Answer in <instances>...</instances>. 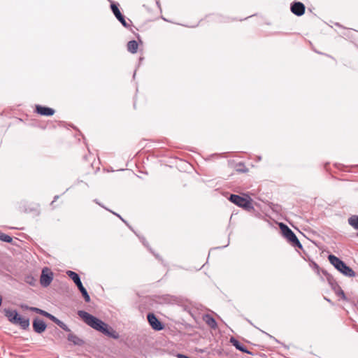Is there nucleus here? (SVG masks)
I'll use <instances>...</instances> for the list:
<instances>
[{"mask_svg": "<svg viewBox=\"0 0 358 358\" xmlns=\"http://www.w3.org/2000/svg\"><path fill=\"white\" fill-rule=\"evenodd\" d=\"M78 315L81 317L84 322L92 329L99 331L110 338L117 339L119 338V334L115 331L112 327L104 323L101 320L92 315L84 310H78Z\"/></svg>", "mask_w": 358, "mask_h": 358, "instance_id": "obj_1", "label": "nucleus"}, {"mask_svg": "<svg viewBox=\"0 0 358 358\" xmlns=\"http://www.w3.org/2000/svg\"><path fill=\"white\" fill-rule=\"evenodd\" d=\"M329 262L342 274L348 277L355 276V272L348 266L344 262L334 255H329L328 257Z\"/></svg>", "mask_w": 358, "mask_h": 358, "instance_id": "obj_2", "label": "nucleus"}, {"mask_svg": "<svg viewBox=\"0 0 358 358\" xmlns=\"http://www.w3.org/2000/svg\"><path fill=\"white\" fill-rule=\"evenodd\" d=\"M280 229L283 236L294 245L302 248V245L294 233L285 224L280 223Z\"/></svg>", "mask_w": 358, "mask_h": 358, "instance_id": "obj_3", "label": "nucleus"}, {"mask_svg": "<svg viewBox=\"0 0 358 358\" xmlns=\"http://www.w3.org/2000/svg\"><path fill=\"white\" fill-rule=\"evenodd\" d=\"M67 275L72 279L74 283L77 285L78 289L81 292L84 299L86 302L90 301V296L87 293L86 289L83 287V283L80 280V276L78 273L72 271H68L66 272Z\"/></svg>", "mask_w": 358, "mask_h": 358, "instance_id": "obj_4", "label": "nucleus"}, {"mask_svg": "<svg viewBox=\"0 0 358 358\" xmlns=\"http://www.w3.org/2000/svg\"><path fill=\"white\" fill-rule=\"evenodd\" d=\"M229 199L233 203L244 209L250 210L253 208L250 200L239 195L231 194Z\"/></svg>", "mask_w": 358, "mask_h": 358, "instance_id": "obj_5", "label": "nucleus"}, {"mask_svg": "<svg viewBox=\"0 0 358 358\" xmlns=\"http://www.w3.org/2000/svg\"><path fill=\"white\" fill-rule=\"evenodd\" d=\"M52 279L53 273L51 271V270L48 267L43 268L40 278L41 285L43 287H46L50 285Z\"/></svg>", "mask_w": 358, "mask_h": 358, "instance_id": "obj_6", "label": "nucleus"}, {"mask_svg": "<svg viewBox=\"0 0 358 358\" xmlns=\"http://www.w3.org/2000/svg\"><path fill=\"white\" fill-rule=\"evenodd\" d=\"M148 321L152 328L156 331H160L164 329V325L157 318L154 313H148L147 315Z\"/></svg>", "mask_w": 358, "mask_h": 358, "instance_id": "obj_7", "label": "nucleus"}, {"mask_svg": "<svg viewBox=\"0 0 358 358\" xmlns=\"http://www.w3.org/2000/svg\"><path fill=\"white\" fill-rule=\"evenodd\" d=\"M110 8H111V10H112L113 14L115 15L116 18L121 22V24L124 27H127V28L129 27V24L126 21L124 16L120 11L117 6L115 3H113L110 5Z\"/></svg>", "mask_w": 358, "mask_h": 358, "instance_id": "obj_8", "label": "nucleus"}, {"mask_svg": "<svg viewBox=\"0 0 358 358\" xmlns=\"http://www.w3.org/2000/svg\"><path fill=\"white\" fill-rule=\"evenodd\" d=\"M47 325L45 322L38 317H36L33 320V329L37 334H41L46 329Z\"/></svg>", "mask_w": 358, "mask_h": 358, "instance_id": "obj_9", "label": "nucleus"}, {"mask_svg": "<svg viewBox=\"0 0 358 358\" xmlns=\"http://www.w3.org/2000/svg\"><path fill=\"white\" fill-rule=\"evenodd\" d=\"M291 11L297 16H301L305 12V6L301 2H294L291 5Z\"/></svg>", "mask_w": 358, "mask_h": 358, "instance_id": "obj_10", "label": "nucleus"}, {"mask_svg": "<svg viewBox=\"0 0 358 358\" xmlns=\"http://www.w3.org/2000/svg\"><path fill=\"white\" fill-rule=\"evenodd\" d=\"M36 111L37 112V113L43 116H52L55 113L54 109L45 106H42L40 105H37L36 106Z\"/></svg>", "mask_w": 358, "mask_h": 358, "instance_id": "obj_11", "label": "nucleus"}, {"mask_svg": "<svg viewBox=\"0 0 358 358\" xmlns=\"http://www.w3.org/2000/svg\"><path fill=\"white\" fill-rule=\"evenodd\" d=\"M231 343L238 350L245 352L249 355H252V352L247 350L246 347L240 343L238 340L234 338V337H231L230 338Z\"/></svg>", "mask_w": 358, "mask_h": 358, "instance_id": "obj_12", "label": "nucleus"}, {"mask_svg": "<svg viewBox=\"0 0 358 358\" xmlns=\"http://www.w3.org/2000/svg\"><path fill=\"white\" fill-rule=\"evenodd\" d=\"M203 320L211 329H215L217 327L215 320L210 315H204Z\"/></svg>", "mask_w": 358, "mask_h": 358, "instance_id": "obj_13", "label": "nucleus"}, {"mask_svg": "<svg viewBox=\"0 0 358 358\" xmlns=\"http://www.w3.org/2000/svg\"><path fill=\"white\" fill-rule=\"evenodd\" d=\"M29 319L24 317H19L17 319V321L15 324H18L23 329H27L29 327Z\"/></svg>", "mask_w": 358, "mask_h": 358, "instance_id": "obj_14", "label": "nucleus"}, {"mask_svg": "<svg viewBox=\"0 0 358 358\" xmlns=\"http://www.w3.org/2000/svg\"><path fill=\"white\" fill-rule=\"evenodd\" d=\"M5 315L8 317V320L13 324H15L19 315L16 310H6Z\"/></svg>", "mask_w": 358, "mask_h": 358, "instance_id": "obj_15", "label": "nucleus"}, {"mask_svg": "<svg viewBox=\"0 0 358 358\" xmlns=\"http://www.w3.org/2000/svg\"><path fill=\"white\" fill-rule=\"evenodd\" d=\"M68 340L73 343L75 345H83L84 344V341L83 340H82L81 338H80L78 336H77L76 335L72 334V333H70L69 335H68V337H67Z\"/></svg>", "mask_w": 358, "mask_h": 358, "instance_id": "obj_16", "label": "nucleus"}, {"mask_svg": "<svg viewBox=\"0 0 358 358\" xmlns=\"http://www.w3.org/2000/svg\"><path fill=\"white\" fill-rule=\"evenodd\" d=\"M138 48V44L135 40L130 41L127 43V50L132 54H134L137 52Z\"/></svg>", "mask_w": 358, "mask_h": 358, "instance_id": "obj_17", "label": "nucleus"}, {"mask_svg": "<svg viewBox=\"0 0 358 358\" xmlns=\"http://www.w3.org/2000/svg\"><path fill=\"white\" fill-rule=\"evenodd\" d=\"M348 224L355 230L358 231V215L350 216L348 220Z\"/></svg>", "mask_w": 358, "mask_h": 358, "instance_id": "obj_18", "label": "nucleus"}, {"mask_svg": "<svg viewBox=\"0 0 358 358\" xmlns=\"http://www.w3.org/2000/svg\"><path fill=\"white\" fill-rule=\"evenodd\" d=\"M334 289L338 296H340L343 299L346 300L345 294L340 286L336 285L335 287H334Z\"/></svg>", "mask_w": 358, "mask_h": 358, "instance_id": "obj_19", "label": "nucleus"}, {"mask_svg": "<svg viewBox=\"0 0 358 358\" xmlns=\"http://www.w3.org/2000/svg\"><path fill=\"white\" fill-rule=\"evenodd\" d=\"M0 240L1 241L6 242V243H11L12 242V238L2 232H0Z\"/></svg>", "mask_w": 358, "mask_h": 358, "instance_id": "obj_20", "label": "nucleus"}, {"mask_svg": "<svg viewBox=\"0 0 358 358\" xmlns=\"http://www.w3.org/2000/svg\"><path fill=\"white\" fill-rule=\"evenodd\" d=\"M56 324H57L60 328H62L65 331H67V332H70L71 331V330L68 327V326L65 323H64L62 321H61L59 320L57 321Z\"/></svg>", "mask_w": 358, "mask_h": 358, "instance_id": "obj_21", "label": "nucleus"}, {"mask_svg": "<svg viewBox=\"0 0 358 358\" xmlns=\"http://www.w3.org/2000/svg\"><path fill=\"white\" fill-rule=\"evenodd\" d=\"M26 282L30 285H34V279L33 277H31V276H28L26 279Z\"/></svg>", "mask_w": 358, "mask_h": 358, "instance_id": "obj_22", "label": "nucleus"}, {"mask_svg": "<svg viewBox=\"0 0 358 358\" xmlns=\"http://www.w3.org/2000/svg\"><path fill=\"white\" fill-rule=\"evenodd\" d=\"M48 319H50V320H52L53 322H55V324L57 322V321L59 320L58 318H57L56 317H55L54 315H51L50 313V315L49 317H48Z\"/></svg>", "mask_w": 358, "mask_h": 358, "instance_id": "obj_23", "label": "nucleus"}, {"mask_svg": "<svg viewBox=\"0 0 358 358\" xmlns=\"http://www.w3.org/2000/svg\"><path fill=\"white\" fill-rule=\"evenodd\" d=\"M29 310L38 314H40L41 311V309L36 307L29 308Z\"/></svg>", "mask_w": 358, "mask_h": 358, "instance_id": "obj_24", "label": "nucleus"}, {"mask_svg": "<svg viewBox=\"0 0 358 358\" xmlns=\"http://www.w3.org/2000/svg\"><path fill=\"white\" fill-rule=\"evenodd\" d=\"M110 212H111L113 214L115 215L116 216H117L122 222H124L125 224H127V222L117 213L112 211V210H108Z\"/></svg>", "mask_w": 358, "mask_h": 358, "instance_id": "obj_25", "label": "nucleus"}, {"mask_svg": "<svg viewBox=\"0 0 358 358\" xmlns=\"http://www.w3.org/2000/svg\"><path fill=\"white\" fill-rule=\"evenodd\" d=\"M40 315L45 317H48L50 315V313L43 310H41Z\"/></svg>", "mask_w": 358, "mask_h": 358, "instance_id": "obj_26", "label": "nucleus"}, {"mask_svg": "<svg viewBox=\"0 0 358 358\" xmlns=\"http://www.w3.org/2000/svg\"><path fill=\"white\" fill-rule=\"evenodd\" d=\"M141 242L143 243V244L145 247L148 248V243L146 242L145 239L144 238H141Z\"/></svg>", "mask_w": 358, "mask_h": 358, "instance_id": "obj_27", "label": "nucleus"}, {"mask_svg": "<svg viewBox=\"0 0 358 358\" xmlns=\"http://www.w3.org/2000/svg\"><path fill=\"white\" fill-rule=\"evenodd\" d=\"M22 308H24V309H25V310H29V308H30V307H29V306H27V305H24V306H22Z\"/></svg>", "mask_w": 358, "mask_h": 358, "instance_id": "obj_28", "label": "nucleus"}, {"mask_svg": "<svg viewBox=\"0 0 358 358\" xmlns=\"http://www.w3.org/2000/svg\"><path fill=\"white\" fill-rule=\"evenodd\" d=\"M94 202L97 203L98 205L101 206V207L104 208L103 205H101L96 199L94 200Z\"/></svg>", "mask_w": 358, "mask_h": 358, "instance_id": "obj_29", "label": "nucleus"}, {"mask_svg": "<svg viewBox=\"0 0 358 358\" xmlns=\"http://www.w3.org/2000/svg\"><path fill=\"white\" fill-rule=\"evenodd\" d=\"M154 255L157 258V259H159V257L158 255H156V254H154Z\"/></svg>", "mask_w": 358, "mask_h": 358, "instance_id": "obj_30", "label": "nucleus"}, {"mask_svg": "<svg viewBox=\"0 0 358 358\" xmlns=\"http://www.w3.org/2000/svg\"><path fill=\"white\" fill-rule=\"evenodd\" d=\"M325 300H327V301L330 302V300L329 299H327V298H324Z\"/></svg>", "mask_w": 358, "mask_h": 358, "instance_id": "obj_31", "label": "nucleus"}, {"mask_svg": "<svg viewBox=\"0 0 358 358\" xmlns=\"http://www.w3.org/2000/svg\"><path fill=\"white\" fill-rule=\"evenodd\" d=\"M357 303H358V300H357Z\"/></svg>", "mask_w": 358, "mask_h": 358, "instance_id": "obj_32", "label": "nucleus"}, {"mask_svg": "<svg viewBox=\"0 0 358 358\" xmlns=\"http://www.w3.org/2000/svg\"><path fill=\"white\" fill-rule=\"evenodd\" d=\"M357 236H358V234H357Z\"/></svg>", "mask_w": 358, "mask_h": 358, "instance_id": "obj_33", "label": "nucleus"}]
</instances>
